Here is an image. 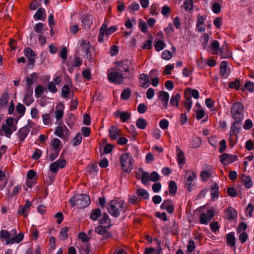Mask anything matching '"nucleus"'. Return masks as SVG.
Returning <instances> with one entry per match:
<instances>
[{"label": "nucleus", "mask_w": 254, "mask_h": 254, "mask_svg": "<svg viewBox=\"0 0 254 254\" xmlns=\"http://www.w3.org/2000/svg\"><path fill=\"white\" fill-rule=\"evenodd\" d=\"M127 209V207L125 206V202L122 200H112L108 206L109 213L115 217H119L122 210L124 213H125Z\"/></svg>", "instance_id": "f257e3e1"}, {"label": "nucleus", "mask_w": 254, "mask_h": 254, "mask_svg": "<svg viewBox=\"0 0 254 254\" xmlns=\"http://www.w3.org/2000/svg\"><path fill=\"white\" fill-rule=\"evenodd\" d=\"M69 202L72 207L76 205L80 209L84 208L90 204V197L86 194H75L70 198Z\"/></svg>", "instance_id": "f03ea898"}, {"label": "nucleus", "mask_w": 254, "mask_h": 254, "mask_svg": "<svg viewBox=\"0 0 254 254\" xmlns=\"http://www.w3.org/2000/svg\"><path fill=\"white\" fill-rule=\"evenodd\" d=\"M132 77V74H123L122 70L118 68L113 69V71L108 74V79L112 83L116 84H120L123 82L125 78L130 79Z\"/></svg>", "instance_id": "7ed1b4c3"}, {"label": "nucleus", "mask_w": 254, "mask_h": 254, "mask_svg": "<svg viewBox=\"0 0 254 254\" xmlns=\"http://www.w3.org/2000/svg\"><path fill=\"white\" fill-rule=\"evenodd\" d=\"M244 106L240 102L235 103L231 107L232 117L235 121H242L244 119Z\"/></svg>", "instance_id": "20e7f679"}, {"label": "nucleus", "mask_w": 254, "mask_h": 254, "mask_svg": "<svg viewBox=\"0 0 254 254\" xmlns=\"http://www.w3.org/2000/svg\"><path fill=\"white\" fill-rule=\"evenodd\" d=\"M121 166L125 172L129 173L132 169V157L129 153L124 154L120 159Z\"/></svg>", "instance_id": "39448f33"}, {"label": "nucleus", "mask_w": 254, "mask_h": 254, "mask_svg": "<svg viewBox=\"0 0 254 254\" xmlns=\"http://www.w3.org/2000/svg\"><path fill=\"white\" fill-rule=\"evenodd\" d=\"M219 157L220 162L223 165L233 163L238 159V156L236 155H230L227 153H224Z\"/></svg>", "instance_id": "423d86ee"}, {"label": "nucleus", "mask_w": 254, "mask_h": 254, "mask_svg": "<svg viewBox=\"0 0 254 254\" xmlns=\"http://www.w3.org/2000/svg\"><path fill=\"white\" fill-rule=\"evenodd\" d=\"M160 208L162 209H165L169 214H172L174 211V205L170 199L165 200L161 204Z\"/></svg>", "instance_id": "0eeeda50"}, {"label": "nucleus", "mask_w": 254, "mask_h": 254, "mask_svg": "<svg viewBox=\"0 0 254 254\" xmlns=\"http://www.w3.org/2000/svg\"><path fill=\"white\" fill-rule=\"evenodd\" d=\"M30 128V127L29 125H26L19 130L17 135L20 141L22 142L24 140L29 132Z\"/></svg>", "instance_id": "6e6552de"}, {"label": "nucleus", "mask_w": 254, "mask_h": 254, "mask_svg": "<svg viewBox=\"0 0 254 254\" xmlns=\"http://www.w3.org/2000/svg\"><path fill=\"white\" fill-rule=\"evenodd\" d=\"M110 137L112 140H117L121 135V131L116 126H112L109 128Z\"/></svg>", "instance_id": "1a4fd4ad"}, {"label": "nucleus", "mask_w": 254, "mask_h": 254, "mask_svg": "<svg viewBox=\"0 0 254 254\" xmlns=\"http://www.w3.org/2000/svg\"><path fill=\"white\" fill-rule=\"evenodd\" d=\"M55 133L58 136L63 138L64 134L66 135H68L69 131L65 126H60L57 127Z\"/></svg>", "instance_id": "9d476101"}, {"label": "nucleus", "mask_w": 254, "mask_h": 254, "mask_svg": "<svg viewBox=\"0 0 254 254\" xmlns=\"http://www.w3.org/2000/svg\"><path fill=\"white\" fill-rule=\"evenodd\" d=\"M159 97L162 101V106L165 109H167L168 101L169 99V93L164 91H161L159 92Z\"/></svg>", "instance_id": "9b49d317"}, {"label": "nucleus", "mask_w": 254, "mask_h": 254, "mask_svg": "<svg viewBox=\"0 0 254 254\" xmlns=\"http://www.w3.org/2000/svg\"><path fill=\"white\" fill-rule=\"evenodd\" d=\"M81 46L82 47L83 52L86 54V58L89 61H91L92 57L91 52L90 51V49L91 48V45L89 43L84 41L81 44Z\"/></svg>", "instance_id": "f8f14e48"}, {"label": "nucleus", "mask_w": 254, "mask_h": 254, "mask_svg": "<svg viewBox=\"0 0 254 254\" xmlns=\"http://www.w3.org/2000/svg\"><path fill=\"white\" fill-rule=\"evenodd\" d=\"M25 56L29 61V64L33 65L35 63V55L33 51L30 48H26L24 50Z\"/></svg>", "instance_id": "ddd939ff"}, {"label": "nucleus", "mask_w": 254, "mask_h": 254, "mask_svg": "<svg viewBox=\"0 0 254 254\" xmlns=\"http://www.w3.org/2000/svg\"><path fill=\"white\" fill-rule=\"evenodd\" d=\"M242 123V121H235L232 124L230 131V136H234L236 131L237 133L239 132L241 128Z\"/></svg>", "instance_id": "4468645a"}, {"label": "nucleus", "mask_w": 254, "mask_h": 254, "mask_svg": "<svg viewBox=\"0 0 254 254\" xmlns=\"http://www.w3.org/2000/svg\"><path fill=\"white\" fill-rule=\"evenodd\" d=\"M8 99V94L7 92H4L0 98V110L7 107Z\"/></svg>", "instance_id": "2eb2a0df"}, {"label": "nucleus", "mask_w": 254, "mask_h": 254, "mask_svg": "<svg viewBox=\"0 0 254 254\" xmlns=\"http://www.w3.org/2000/svg\"><path fill=\"white\" fill-rule=\"evenodd\" d=\"M93 16L92 15H86L82 20V24L85 29L90 28L93 23Z\"/></svg>", "instance_id": "dca6fc26"}, {"label": "nucleus", "mask_w": 254, "mask_h": 254, "mask_svg": "<svg viewBox=\"0 0 254 254\" xmlns=\"http://www.w3.org/2000/svg\"><path fill=\"white\" fill-rule=\"evenodd\" d=\"M237 213L235 209L229 207L226 211V218L227 219L231 220L237 218Z\"/></svg>", "instance_id": "f3484780"}, {"label": "nucleus", "mask_w": 254, "mask_h": 254, "mask_svg": "<svg viewBox=\"0 0 254 254\" xmlns=\"http://www.w3.org/2000/svg\"><path fill=\"white\" fill-rule=\"evenodd\" d=\"M24 238V234L22 233H19L16 236L11 238V240H8L6 241L5 244L9 245L15 243H19L23 240Z\"/></svg>", "instance_id": "a211bd4d"}, {"label": "nucleus", "mask_w": 254, "mask_h": 254, "mask_svg": "<svg viewBox=\"0 0 254 254\" xmlns=\"http://www.w3.org/2000/svg\"><path fill=\"white\" fill-rule=\"evenodd\" d=\"M176 149L178 152L177 155L178 162L180 164H184L185 163V158L184 156V153L182 151L179 146H176Z\"/></svg>", "instance_id": "6ab92c4d"}, {"label": "nucleus", "mask_w": 254, "mask_h": 254, "mask_svg": "<svg viewBox=\"0 0 254 254\" xmlns=\"http://www.w3.org/2000/svg\"><path fill=\"white\" fill-rule=\"evenodd\" d=\"M139 79L140 80H143V82L141 83V86L142 87L147 88L149 86V80L148 76L146 74L142 73L140 74Z\"/></svg>", "instance_id": "aec40b11"}, {"label": "nucleus", "mask_w": 254, "mask_h": 254, "mask_svg": "<svg viewBox=\"0 0 254 254\" xmlns=\"http://www.w3.org/2000/svg\"><path fill=\"white\" fill-rule=\"evenodd\" d=\"M177 186L174 181H170L169 183V192L171 195H175L177 193Z\"/></svg>", "instance_id": "412c9836"}, {"label": "nucleus", "mask_w": 254, "mask_h": 254, "mask_svg": "<svg viewBox=\"0 0 254 254\" xmlns=\"http://www.w3.org/2000/svg\"><path fill=\"white\" fill-rule=\"evenodd\" d=\"M219 186L217 184H214L211 187V196L212 199L219 197Z\"/></svg>", "instance_id": "4be33fe9"}, {"label": "nucleus", "mask_w": 254, "mask_h": 254, "mask_svg": "<svg viewBox=\"0 0 254 254\" xmlns=\"http://www.w3.org/2000/svg\"><path fill=\"white\" fill-rule=\"evenodd\" d=\"M101 215V212L100 208H97L93 209L90 214V218L92 220H97Z\"/></svg>", "instance_id": "5701e85b"}, {"label": "nucleus", "mask_w": 254, "mask_h": 254, "mask_svg": "<svg viewBox=\"0 0 254 254\" xmlns=\"http://www.w3.org/2000/svg\"><path fill=\"white\" fill-rule=\"evenodd\" d=\"M227 64L225 61H223L221 63L220 65V74L223 78H226L227 75L226 74Z\"/></svg>", "instance_id": "b1692460"}, {"label": "nucleus", "mask_w": 254, "mask_h": 254, "mask_svg": "<svg viewBox=\"0 0 254 254\" xmlns=\"http://www.w3.org/2000/svg\"><path fill=\"white\" fill-rule=\"evenodd\" d=\"M138 170L140 172L142 173L141 178L142 183L143 184H146L149 181V173L144 172L142 168H140Z\"/></svg>", "instance_id": "393cba45"}, {"label": "nucleus", "mask_w": 254, "mask_h": 254, "mask_svg": "<svg viewBox=\"0 0 254 254\" xmlns=\"http://www.w3.org/2000/svg\"><path fill=\"white\" fill-rule=\"evenodd\" d=\"M185 99L186 101L184 103V106L185 107L186 110H187L188 112H189L191 108L192 102L191 100V96L190 95H187V94L185 93Z\"/></svg>", "instance_id": "a878e982"}, {"label": "nucleus", "mask_w": 254, "mask_h": 254, "mask_svg": "<svg viewBox=\"0 0 254 254\" xmlns=\"http://www.w3.org/2000/svg\"><path fill=\"white\" fill-rule=\"evenodd\" d=\"M181 100V95L179 93L173 95L170 99V104L172 106H175L177 107L179 106V102Z\"/></svg>", "instance_id": "bb28decb"}, {"label": "nucleus", "mask_w": 254, "mask_h": 254, "mask_svg": "<svg viewBox=\"0 0 254 254\" xmlns=\"http://www.w3.org/2000/svg\"><path fill=\"white\" fill-rule=\"evenodd\" d=\"M242 182L246 188H250L252 186V181L249 176H246L245 174L242 175Z\"/></svg>", "instance_id": "cd10ccee"}, {"label": "nucleus", "mask_w": 254, "mask_h": 254, "mask_svg": "<svg viewBox=\"0 0 254 254\" xmlns=\"http://www.w3.org/2000/svg\"><path fill=\"white\" fill-rule=\"evenodd\" d=\"M61 141L58 138H54L51 142V145L53 150H57L60 151L61 147Z\"/></svg>", "instance_id": "c85d7f7f"}, {"label": "nucleus", "mask_w": 254, "mask_h": 254, "mask_svg": "<svg viewBox=\"0 0 254 254\" xmlns=\"http://www.w3.org/2000/svg\"><path fill=\"white\" fill-rule=\"evenodd\" d=\"M37 78V74L36 72L33 73L30 76L26 77V85H32L34 83V80H36Z\"/></svg>", "instance_id": "c756f323"}, {"label": "nucleus", "mask_w": 254, "mask_h": 254, "mask_svg": "<svg viewBox=\"0 0 254 254\" xmlns=\"http://www.w3.org/2000/svg\"><path fill=\"white\" fill-rule=\"evenodd\" d=\"M136 193L138 197H140L143 199H147L149 196V194L148 192L145 189H137Z\"/></svg>", "instance_id": "7c9ffc66"}, {"label": "nucleus", "mask_w": 254, "mask_h": 254, "mask_svg": "<svg viewBox=\"0 0 254 254\" xmlns=\"http://www.w3.org/2000/svg\"><path fill=\"white\" fill-rule=\"evenodd\" d=\"M131 91L130 89L127 88L123 91L121 95V98L122 100H127L131 96Z\"/></svg>", "instance_id": "2f4dec72"}, {"label": "nucleus", "mask_w": 254, "mask_h": 254, "mask_svg": "<svg viewBox=\"0 0 254 254\" xmlns=\"http://www.w3.org/2000/svg\"><path fill=\"white\" fill-rule=\"evenodd\" d=\"M136 126L138 128L144 129L147 126L146 121L144 119L139 118L136 121Z\"/></svg>", "instance_id": "473e14b6"}, {"label": "nucleus", "mask_w": 254, "mask_h": 254, "mask_svg": "<svg viewBox=\"0 0 254 254\" xmlns=\"http://www.w3.org/2000/svg\"><path fill=\"white\" fill-rule=\"evenodd\" d=\"M246 88L249 91L253 92L254 91V83L248 81H247L243 87L241 88L242 90H244Z\"/></svg>", "instance_id": "72a5a7b5"}, {"label": "nucleus", "mask_w": 254, "mask_h": 254, "mask_svg": "<svg viewBox=\"0 0 254 254\" xmlns=\"http://www.w3.org/2000/svg\"><path fill=\"white\" fill-rule=\"evenodd\" d=\"M132 61H129L128 59H124L122 60L120 62H117L116 63V64H117L119 66L122 67L127 66H129L130 65L132 64Z\"/></svg>", "instance_id": "f704fd0d"}, {"label": "nucleus", "mask_w": 254, "mask_h": 254, "mask_svg": "<svg viewBox=\"0 0 254 254\" xmlns=\"http://www.w3.org/2000/svg\"><path fill=\"white\" fill-rule=\"evenodd\" d=\"M227 243L232 247L235 245V237L233 233H229L227 235Z\"/></svg>", "instance_id": "c9c22d12"}, {"label": "nucleus", "mask_w": 254, "mask_h": 254, "mask_svg": "<svg viewBox=\"0 0 254 254\" xmlns=\"http://www.w3.org/2000/svg\"><path fill=\"white\" fill-rule=\"evenodd\" d=\"M150 39L148 40H146L144 42V43L142 46L143 49H150L152 48V44L153 41V36L152 35H149Z\"/></svg>", "instance_id": "e433bc0d"}, {"label": "nucleus", "mask_w": 254, "mask_h": 254, "mask_svg": "<svg viewBox=\"0 0 254 254\" xmlns=\"http://www.w3.org/2000/svg\"><path fill=\"white\" fill-rule=\"evenodd\" d=\"M154 47L155 50L159 52L164 48L165 44L163 41L158 40L155 42Z\"/></svg>", "instance_id": "4c0bfd02"}, {"label": "nucleus", "mask_w": 254, "mask_h": 254, "mask_svg": "<svg viewBox=\"0 0 254 254\" xmlns=\"http://www.w3.org/2000/svg\"><path fill=\"white\" fill-rule=\"evenodd\" d=\"M23 102L27 106H29L34 102V99L32 97V95L25 94L23 98Z\"/></svg>", "instance_id": "58836bf2"}, {"label": "nucleus", "mask_w": 254, "mask_h": 254, "mask_svg": "<svg viewBox=\"0 0 254 254\" xmlns=\"http://www.w3.org/2000/svg\"><path fill=\"white\" fill-rule=\"evenodd\" d=\"M185 9L186 11L192 10L193 6L192 0H186L184 3Z\"/></svg>", "instance_id": "ea45409f"}, {"label": "nucleus", "mask_w": 254, "mask_h": 254, "mask_svg": "<svg viewBox=\"0 0 254 254\" xmlns=\"http://www.w3.org/2000/svg\"><path fill=\"white\" fill-rule=\"evenodd\" d=\"M45 9L42 8H39L35 14L34 15V18L35 20H40L42 19V17L43 16V14L45 13Z\"/></svg>", "instance_id": "a19ab883"}, {"label": "nucleus", "mask_w": 254, "mask_h": 254, "mask_svg": "<svg viewBox=\"0 0 254 254\" xmlns=\"http://www.w3.org/2000/svg\"><path fill=\"white\" fill-rule=\"evenodd\" d=\"M82 140V136L80 133L78 132L72 140V144L74 146L79 145Z\"/></svg>", "instance_id": "79ce46f5"}, {"label": "nucleus", "mask_w": 254, "mask_h": 254, "mask_svg": "<svg viewBox=\"0 0 254 254\" xmlns=\"http://www.w3.org/2000/svg\"><path fill=\"white\" fill-rule=\"evenodd\" d=\"M240 82L239 79H236L234 81L230 82L229 84V87L231 88H235L238 90L240 88Z\"/></svg>", "instance_id": "37998d69"}, {"label": "nucleus", "mask_w": 254, "mask_h": 254, "mask_svg": "<svg viewBox=\"0 0 254 254\" xmlns=\"http://www.w3.org/2000/svg\"><path fill=\"white\" fill-rule=\"evenodd\" d=\"M201 143V141L199 137H194L192 138L191 143L192 147L196 148L200 146Z\"/></svg>", "instance_id": "c03bdc74"}, {"label": "nucleus", "mask_w": 254, "mask_h": 254, "mask_svg": "<svg viewBox=\"0 0 254 254\" xmlns=\"http://www.w3.org/2000/svg\"><path fill=\"white\" fill-rule=\"evenodd\" d=\"M139 28H140L141 31L143 33H145L147 30V26L145 22H144L142 19H140L139 20Z\"/></svg>", "instance_id": "a18cd8bd"}, {"label": "nucleus", "mask_w": 254, "mask_h": 254, "mask_svg": "<svg viewBox=\"0 0 254 254\" xmlns=\"http://www.w3.org/2000/svg\"><path fill=\"white\" fill-rule=\"evenodd\" d=\"M1 130L6 133V136L8 137H10L9 135H10L12 132L14 131L13 130V128L10 127H7L6 125L4 124L2 126Z\"/></svg>", "instance_id": "49530a36"}, {"label": "nucleus", "mask_w": 254, "mask_h": 254, "mask_svg": "<svg viewBox=\"0 0 254 254\" xmlns=\"http://www.w3.org/2000/svg\"><path fill=\"white\" fill-rule=\"evenodd\" d=\"M159 180L160 176L156 172L153 171L151 173L150 175H149V181L156 182Z\"/></svg>", "instance_id": "de8ad7c7"}, {"label": "nucleus", "mask_w": 254, "mask_h": 254, "mask_svg": "<svg viewBox=\"0 0 254 254\" xmlns=\"http://www.w3.org/2000/svg\"><path fill=\"white\" fill-rule=\"evenodd\" d=\"M10 234L9 232L6 230H1L0 231V238H4L6 239V241L8 240H11V238H10Z\"/></svg>", "instance_id": "09e8293b"}, {"label": "nucleus", "mask_w": 254, "mask_h": 254, "mask_svg": "<svg viewBox=\"0 0 254 254\" xmlns=\"http://www.w3.org/2000/svg\"><path fill=\"white\" fill-rule=\"evenodd\" d=\"M25 107L24 106L21 104V103H18L16 107V111L20 114H21L22 116H23L25 112Z\"/></svg>", "instance_id": "8fccbe9b"}, {"label": "nucleus", "mask_w": 254, "mask_h": 254, "mask_svg": "<svg viewBox=\"0 0 254 254\" xmlns=\"http://www.w3.org/2000/svg\"><path fill=\"white\" fill-rule=\"evenodd\" d=\"M44 24L40 22L35 25L34 30L36 33L41 34L43 33L42 30L44 29Z\"/></svg>", "instance_id": "3c124183"}, {"label": "nucleus", "mask_w": 254, "mask_h": 254, "mask_svg": "<svg viewBox=\"0 0 254 254\" xmlns=\"http://www.w3.org/2000/svg\"><path fill=\"white\" fill-rule=\"evenodd\" d=\"M69 92L70 90L68 86L67 85H64L62 88V96L64 98H66L69 94Z\"/></svg>", "instance_id": "603ef678"}, {"label": "nucleus", "mask_w": 254, "mask_h": 254, "mask_svg": "<svg viewBox=\"0 0 254 254\" xmlns=\"http://www.w3.org/2000/svg\"><path fill=\"white\" fill-rule=\"evenodd\" d=\"M95 232L99 235H103L107 231L106 227L102 225L98 226L95 230Z\"/></svg>", "instance_id": "864d4df0"}, {"label": "nucleus", "mask_w": 254, "mask_h": 254, "mask_svg": "<svg viewBox=\"0 0 254 254\" xmlns=\"http://www.w3.org/2000/svg\"><path fill=\"white\" fill-rule=\"evenodd\" d=\"M186 175L188 174V177L187 178L189 182H192L193 180H194L196 177L195 173L194 172L190 171V170H186Z\"/></svg>", "instance_id": "5fc2aeb1"}, {"label": "nucleus", "mask_w": 254, "mask_h": 254, "mask_svg": "<svg viewBox=\"0 0 254 254\" xmlns=\"http://www.w3.org/2000/svg\"><path fill=\"white\" fill-rule=\"evenodd\" d=\"M172 56L173 55L172 53L168 50L164 51L162 54V59L165 60H170L172 57Z\"/></svg>", "instance_id": "6e6d98bb"}, {"label": "nucleus", "mask_w": 254, "mask_h": 254, "mask_svg": "<svg viewBox=\"0 0 254 254\" xmlns=\"http://www.w3.org/2000/svg\"><path fill=\"white\" fill-rule=\"evenodd\" d=\"M130 114L127 112H122L121 115V120L123 122H126L130 118Z\"/></svg>", "instance_id": "4d7b16f0"}, {"label": "nucleus", "mask_w": 254, "mask_h": 254, "mask_svg": "<svg viewBox=\"0 0 254 254\" xmlns=\"http://www.w3.org/2000/svg\"><path fill=\"white\" fill-rule=\"evenodd\" d=\"M212 11L215 13H219L221 11V5L218 2H214L212 5Z\"/></svg>", "instance_id": "13d9d810"}, {"label": "nucleus", "mask_w": 254, "mask_h": 254, "mask_svg": "<svg viewBox=\"0 0 254 254\" xmlns=\"http://www.w3.org/2000/svg\"><path fill=\"white\" fill-rule=\"evenodd\" d=\"M69 228L65 227L61 229L60 231V235L63 237V240H65L68 237L67 232Z\"/></svg>", "instance_id": "bf43d9fd"}, {"label": "nucleus", "mask_w": 254, "mask_h": 254, "mask_svg": "<svg viewBox=\"0 0 254 254\" xmlns=\"http://www.w3.org/2000/svg\"><path fill=\"white\" fill-rule=\"evenodd\" d=\"M44 88L42 85H38L35 90V93L37 97H39L43 93Z\"/></svg>", "instance_id": "052dcab7"}, {"label": "nucleus", "mask_w": 254, "mask_h": 254, "mask_svg": "<svg viewBox=\"0 0 254 254\" xmlns=\"http://www.w3.org/2000/svg\"><path fill=\"white\" fill-rule=\"evenodd\" d=\"M227 192L231 197H236L237 195L236 190L233 187H229L227 189Z\"/></svg>", "instance_id": "680f3d73"}, {"label": "nucleus", "mask_w": 254, "mask_h": 254, "mask_svg": "<svg viewBox=\"0 0 254 254\" xmlns=\"http://www.w3.org/2000/svg\"><path fill=\"white\" fill-rule=\"evenodd\" d=\"M195 248V245L193 241L190 240L189 242V244L187 246V251L189 253L192 252Z\"/></svg>", "instance_id": "e2e57ef3"}, {"label": "nucleus", "mask_w": 254, "mask_h": 254, "mask_svg": "<svg viewBox=\"0 0 254 254\" xmlns=\"http://www.w3.org/2000/svg\"><path fill=\"white\" fill-rule=\"evenodd\" d=\"M83 123L86 126H89L91 124V117L89 114H85L83 115Z\"/></svg>", "instance_id": "0e129e2a"}, {"label": "nucleus", "mask_w": 254, "mask_h": 254, "mask_svg": "<svg viewBox=\"0 0 254 254\" xmlns=\"http://www.w3.org/2000/svg\"><path fill=\"white\" fill-rule=\"evenodd\" d=\"M200 223L202 224H206L208 222V218L205 213H202L199 217Z\"/></svg>", "instance_id": "69168bd1"}, {"label": "nucleus", "mask_w": 254, "mask_h": 254, "mask_svg": "<svg viewBox=\"0 0 254 254\" xmlns=\"http://www.w3.org/2000/svg\"><path fill=\"white\" fill-rule=\"evenodd\" d=\"M159 126L162 129H165L167 128L169 126V122L166 119H162L159 123Z\"/></svg>", "instance_id": "338daca9"}, {"label": "nucleus", "mask_w": 254, "mask_h": 254, "mask_svg": "<svg viewBox=\"0 0 254 254\" xmlns=\"http://www.w3.org/2000/svg\"><path fill=\"white\" fill-rule=\"evenodd\" d=\"M213 23L217 28L219 29L222 24V18L221 17L216 18L213 21Z\"/></svg>", "instance_id": "774afa93"}]
</instances>
